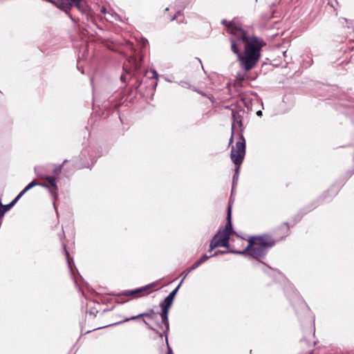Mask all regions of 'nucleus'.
I'll list each match as a JSON object with an SVG mask.
<instances>
[{
  "instance_id": "f257e3e1",
  "label": "nucleus",
  "mask_w": 354,
  "mask_h": 354,
  "mask_svg": "<svg viewBox=\"0 0 354 354\" xmlns=\"http://www.w3.org/2000/svg\"><path fill=\"white\" fill-rule=\"evenodd\" d=\"M222 24L234 37L231 39V49L238 57L241 66L248 71L256 66L261 57V50L266 43L260 37L250 35L245 30L224 19Z\"/></svg>"
},
{
  "instance_id": "f03ea898",
  "label": "nucleus",
  "mask_w": 354,
  "mask_h": 354,
  "mask_svg": "<svg viewBox=\"0 0 354 354\" xmlns=\"http://www.w3.org/2000/svg\"><path fill=\"white\" fill-rule=\"evenodd\" d=\"M248 245L243 251L232 250L234 254H245L248 252V254L259 259L263 257L267 253L268 249L274 245V241L268 236H253L249 239Z\"/></svg>"
},
{
  "instance_id": "7ed1b4c3",
  "label": "nucleus",
  "mask_w": 354,
  "mask_h": 354,
  "mask_svg": "<svg viewBox=\"0 0 354 354\" xmlns=\"http://www.w3.org/2000/svg\"><path fill=\"white\" fill-rule=\"evenodd\" d=\"M245 154V140L241 136L239 140L232 147L230 158L235 165H241Z\"/></svg>"
},
{
  "instance_id": "20e7f679",
  "label": "nucleus",
  "mask_w": 354,
  "mask_h": 354,
  "mask_svg": "<svg viewBox=\"0 0 354 354\" xmlns=\"http://www.w3.org/2000/svg\"><path fill=\"white\" fill-rule=\"evenodd\" d=\"M174 299L167 297L163 301L160 302V306L162 308V312L160 314L162 323L165 326V333H167L169 328V320H168V315L170 307L172 305Z\"/></svg>"
},
{
  "instance_id": "39448f33",
  "label": "nucleus",
  "mask_w": 354,
  "mask_h": 354,
  "mask_svg": "<svg viewBox=\"0 0 354 354\" xmlns=\"http://www.w3.org/2000/svg\"><path fill=\"white\" fill-rule=\"evenodd\" d=\"M230 237V233L222 230L221 229L214 235L212 239H216V242L218 243L219 246L228 248L229 239Z\"/></svg>"
},
{
  "instance_id": "423d86ee",
  "label": "nucleus",
  "mask_w": 354,
  "mask_h": 354,
  "mask_svg": "<svg viewBox=\"0 0 354 354\" xmlns=\"http://www.w3.org/2000/svg\"><path fill=\"white\" fill-rule=\"evenodd\" d=\"M35 172H36L37 175L39 178H41L42 179H46L49 183V184L50 185V186L53 188V189H50V192L51 194L54 197H55L56 196L57 190V185H56V178H55L53 176H44V175L39 174L37 171V168H35Z\"/></svg>"
},
{
  "instance_id": "0eeeda50",
  "label": "nucleus",
  "mask_w": 354,
  "mask_h": 354,
  "mask_svg": "<svg viewBox=\"0 0 354 354\" xmlns=\"http://www.w3.org/2000/svg\"><path fill=\"white\" fill-rule=\"evenodd\" d=\"M153 286V284H149L142 288H139L133 290H126L122 292L124 296H134L138 293L143 292Z\"/></svg>"
},
{
  "instance_id": "6e6552de",
  "label": "nucleus",
  "mask_w": 354,
  "mask_h": 354,
  "mask_svg": "<svg viewBox=\"0 0 354 354\" xmlns=\"http://www.w3.org/2000/svg\"><path fill=\"white\" fill-rule=\"evenodd\" d=\"M222 230L226 232V233H230L231 235V233L232 232V221H231V207L229 205L227 209V223L225 224V226L223 229H221Z\"/></svg>"
},
{
  "instance_id": "1a4fd4ad",
  "label": "nucleus",
  "mask_w": 354,
  "mask_h": 354,
  "mask_svg": "<svg viewBox=\"0 0 354 354\" xmlns=\"http://www.w3.org/2000/svg\"><path fill=\"white\" fill-rule=\"evenodd\" d=\"M156 315H157V313H156L153 311V310L151 309V310H149L147 313L139 314L138 315L133 316V317H132L131 318H127L124 322H128L129 320H133V319H136L141 317H149V318H151V319H154L156 317Z\"/></svg>"
},
{
  "instance_id": "9d476101",
  "label": "nucleus",
  "mask_w": 354,
  "mask_h": 354,
  "mask_svg": "<svg viewBox=\"0 0 354 354\" xmlns=\"http://www.w3.org/2000/svg\"><path fill=\"white\" fill-rule=\"evenodd\" d=\"M232 118L233 122L232 124V131H234V128L237 125L241 127L242 126V122L241 119V116L239 115L237 112L232 111Z\"/></svg>"
},
{
  "instance_id": "9b49d317",
  "label": "nucleus",
  "mask_w": 354,
  "mask_h": 354,
  "mask_svg": "<svg viewBox=\"0 0 354 354\" xmlns=\"http://www.w3.org/2000/svg\"><path fill=\"white\" fill-rule=\"evenodd\" d=\"M12 207V204L10 203L6 205H2L0 203V218L2 217L4 214L8 211Z\"/></svg>"
},
{
  "instance_id": "f8f14e48",
  "label": "nucleus",
  "mask_w": 354,
  "mask_h": 354,
  "mask_svg": "<svg viewBox=\"0 0 354 354\" xmlns=\"http://www.w3.org/2000/svg\"><path fill=\"white\" fill-rule=\"evenodd\" d=\"M198 267V263H196V262L192 266V267H190L189 268H188L187 270L184 271L183 273H182V275H183V279H182V282L183 281V280L186 278V277L187 276V274L192 270H195L196 268H197Z\"/></svg>"
},
{
  "instance_id": "ddd939ff",
  "label": "nucleus",
  "mask_w": 354,
  "mask_h": 354,
  "mask_svg": "<svg viewBox=\"0 0 354 354\" xmlns=\"http://www.w3.org/2000/svg\"><path fill=\"white\" fill-rule=\"evenodd\" d=\"M64 252H65V254H66L68 266L69 268L71 269V270L72 271V270H73L72 264H74L73 261V259L70 258L69 253L67 251L65 245H64Z\"/></svg>"
},
{
  "instance_id": "4468645a",
  "label": "nucleus",
  "mask_w": 354,
  "mask_h": 354,
  "mask_svg": "<svg viewBox=\"0 0 354 354\" xmlns=\"http://www.w3.org/2000/svg\"><path fill=\"white\" fill-rule=\"evenodd\" d=\"M38 185V183L35 180H32L28 185L25 187V188L21 191L23 194H25L29 189Z\"/></svg>"
},
{
  "instance_id": "2eb2a0df",
  "label": "nucleus",
  "mask_w": 354,
  "mask_h": 354,
  "mask_svg": "<svg viewBox=\"0 0 354 354\" xmlns=\"http://www.w3.org/2000/svg\"><path fill=\"white\" fill-rule=\"evenodd\" d=\"M210 257H212L204 254L197 261H196V263H198V266H199L202 263H205L207 260H208Z\"/></svg>"
},
{
  "instance_id": "dca6fc26",
  "label": "nucleus",
  "mask_w": 354,
  "mask_h": 354,
  "mask_svg": "<svg viewBox=\"0 0 354 354\" xmlns=\"http://www.w3.org/2000/svg\"><path fill=\"white\" fill-rule=\"evenodd\" d=\"M219 247L218 243L216 242V239H212L209 245V252H212L214 248Z\"/></svg>"
},
{
  "instance_id": "f3484780",
  "label": "nucleus",
  "mask_w": 354,
  "mask_h": 354,
  "mask_svg": "<svg viewBox=\"0 0 354 354\" xmlns=\"http://www.w3.org/2000/svg\"><path fill=\"white\" fill-rule=\"evenodd\" d=\"M181 283L182 281H180V284L173 291H171L167 297L174 299Z\"/></svg>"
},
{
  "instance_id": "a211bd4d",
  "label": "nucleus",
  "mask_w": 354,
  "mask_h": 354,
  "mask_svg": "<svg viewBox=\"0 0 354 354\" xmlns=\"http://www.w3.org/2000/svg\"><path fill=\"white\" fill-rule=\"evenodd\" d=\"M238 179H239V175H237V174H234V175L233 176V180H232V194H233L234 187L237 184Z\"/></svg>"
},
{
  "instance_id": "6ab92c4d",
  "label": "nucleus",
  "mask_w": 354,
  "mask_h": 354,
  "mask_svg": "<svg viewBox=\"0 0 354 354\" xmlns=\"http://www.w3.org/2000/svg\"><path fill=\"white\" fill-rule=\"evenodd\" d=\"M24 195L21 192L10 202L12 206L19 200V198Z\"/></svg>"
},
{
  "instance_id": "aec40b11",
  "label": "nucleus",
  "mask_w": 354,
  "mask_h": 354,
  "mask_svg": "<svg viewBox=\"0 0 354 354\" xmlns=\"http://www.w3.org/2000/svg\"><path fill=\"white\" fill-rule=\"evenodd\" d=\"M232 250L230 251H217V252H215L212 255H211V257H215L216 255H218V254H224V253H227V252H231Z\"/></svg>"
},
{
  "instance_id": "412c9836",
  "label": "nucleus",
  "mask_w": 354,
  "mask_h": 354,
  "mask_svg": "<svg viewBox=\"0 0 354 354\" xmlns=\"http://www.w3.org/2000/svg\"><path fill=\"white\" fill-rule=\"evenodd\" d=\"M127 48H128L129 49H130V50H132V51L135 50L134 47H133V44H132V43H131V42H129H129H127Z\"/></svg>"
},
{
  "instance_id": "4be33fe9",
  "label": "nucleus",
  "mask_w": 354,
  "mask_h": 354,
  "mask_svg": "<svg viewBox=\"0 0 354 354\" xmlns=\"http://www.w3.org/2000/svg\"><path fill=\"white\" fill-rule=\"evenodd\" d=\"M120 80L122 82H127V75H124V74H122L120 77Z\"/></svg>"
},
{
  "instance_id": "5701e85b",
  "label": "nucleus",
  "mask_w": 354,
  "mask_h": 354,
  "mask_svg": "<svg viewBox=\"0 0 354 354\" xmlns=\"http://www.w3.org/2000/svg\"><path fill=\"white\" fill-rule=\"evenodd\" d=\"M150 72L153 74L152 77H154V78H157L158 77V73H156V71L151 70Z\"/></svg>"
},
{
  "instance_id": "b1692460",
  "label": "nucleus",
  "mask_w": 354,
  "mask_h": 354,
  "mask_svg": "<svg viewBox=\"0 0 354 354\" xmlns=\"http://www.w3.org/2000/svg\"><path fill=\"white\" fill-rule=\"evenodd\" d=\"M62 166L61 165L58 168H56L55 170H54V172L56 173V174H59L60 171H61V169H62Z\"/></svg>"
},
{
  "instance_id": "393cba45",
  "label": "nucleus",
  "mask_w": 354,
  "mask_h": 354,
  "mask_svg": "<svg viewBox=\"0 0 354 354\" xmlns=\"http://www.w3.org/2000/svg\"><path fill=\"white\" fill-rule=\"evenodd\" d=\"M239 167H240V165H236L235 174H237V175H239Z\"/></svg>"
},
{
  "instance_id": "a878e982",
  "label": "nucleus",
  "mask_w": 354,
  "mask_h": 354,
  "mask_svg": "<svg viewBox=\"0 0 354 354\" xmlns=\"http://www.w3.org/2000/svg\"><path fill=\"white\" fill-rule=\"evenodd\" d=\"M143 322L145 323V325H147L150 329L151 330H154L152 326H151L145 319L143 320Z\"/></svg>"
},
{
  "instance_id": "bb28decb",
  "label": "nucleus",
  "mask_w": 354,
  "mask_h": 354,
  "mask_svg": "<svg viewBox=\"0 0 354 354\" xmlns=\"http://www.w3.org/2000/svg\"><path fill=\"white\" fill-rule=\"evenodd\" d=\"M233 136H234V131H232V135H231V137L230 139V144L232 143V142H233Z\"/></svg>"
},
{
  "instance_id": "cd10ccee",
  "label": "nucleus",
  "mask_w": 354,
  "mask_h": 354,
  "mask_svg": "<svg viewBox=\"0 0 354 354\" xmlns=\"http://www.w3.org/2000/svg\"><path fill=\"white\" fill-rule=\"evenodd\" d=\"M100 11H101V12H102L104 14L106 13V8L104 7H102L100 9Z\"/></svg>"
},
{
  "instance_id": "c85d7f7f",
  "label": "nucleus",
  "mask_w": 354,
  "mask_h": 354,
  "mask_svg": "<svg viewBox=\"0 0 354 354\" xmlns=\"http://www.w3.org/2000/svg\"><path fill=\"white\" fill-rule=\"evenodd\" d=\"M180 12H178L175 15L174 17L171 20H174L175 19H176V18L178 17V15H180Z\"/></svg>"
},
{
  "instance_id": "c756f323",
  "label": "nucleus",
  "mask_w": 354,
  "mask_h": 354,
  "mask_svg": "<svg viewBox=\"0 0 354 354\" xmlns=\"http://www.w3.org/2000/svg\"><path fill=\"white\" fill-rule=\"evenodd\" d=\"M143 46H145L146 44L148 42L147 39H143Z\"/></svg>"
},
{
  "instance_id": "7c9ffc66",
  "label": "nucleus",
  "mask_w": 354,
  "mask_h": 354,
  "mask_svg": "<svg viewBox=\"0 0 354 354\" xmlns=\"http://www.w3.org/2000/svg\"><path fill=\"white\" fill-rule=\"evenodd\" d=\"M257 114L258 115H262V112H261V111H257Z\"/></svg>"
},
{
  "instance_id": "2f4dec72",
  "label": "nucleus",
  "mask_w": 354,
  "mask_h": 354,
  "mask_svg": "<svg viewBox=\"0 0 354 354\" xmlns=\"http://www.w3.org/2000/svg\"><path fill=\"white\" fill-rule=\"evenodd\" d=\"M167 354H172L171 350L170 348H169V352Z\"/></svg>"
},
{
  "instance_id": "473e14b6",
  "label": "nucleus",
  "mask_w": 354,
  "mask_h": 354,
  "mask_svg": "<svg viewBox=\"0 0 354 354\" xmlns=\"http://www.w3.org/2000/svg\"><path fill=\"white\" fill-rule=\"evenodd\" d=\"M118 324H120V322H118L115 323V325H117Z\"/></svg>"
},
{
  "instance_id": "72a5a7b5",
  "label": "nucleus",
  "mask_w": 354,
  "mask_h": 354,
  "mask_svg": "<svg viewBox=\"0 0 354 354\" xmlns=\"http://www.w3.org/2000/svg\"><path fill=\"white\" fill-rule=\"evenodd\" d=\"M118 324H120V322H118L115 323V325H117Z\"/></svg>"
},
{
  "instance_id": "f704fd0d",
  "label": "nucleus",
  "mask_w": 354,
  "mask_h": 354,
  "mask_svg": "<svg viewBox=\"0 0 354 354\" xmlns=\"http://www.w3.org/2000/svg\"><path fill=\"white\" fill-rule=\"evenodd\" d=\"M118 324H120V322H118L115 323V325H117Z\"/></svg>"
},
{
  "instance_id": "c9c22d12",
  "label": "nucleus",
  "mask_w": 354,
  "mask_h": 354,
  "mask_svg": "<svg viewBox=\"0 0 354 354\" xmlns=\"http://www.w3.org/2000/svg\"><path fill=\"white\" fill-rule=\"evenodd\" d=\"M43 185L44 187H48V186H47V185Z\"/></svg>"
}]
</instances>
